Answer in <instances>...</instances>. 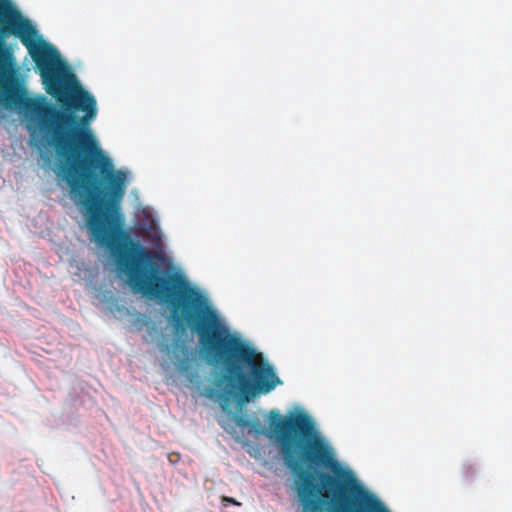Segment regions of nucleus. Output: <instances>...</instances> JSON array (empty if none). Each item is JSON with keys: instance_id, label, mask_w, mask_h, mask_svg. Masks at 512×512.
Masks as SVG:
<instances>
[{"instance_id": "f257e3e1", "label": "nucleus", "mask_w": 512, "mask_h": 512, "mask_svg": "<svg viewBox=\"0 0 512 512\" xmlns=\"http://www.w3.org/2000/svg\"><path fill=\"white\" fill-rule=\"evenodd\" d=\"M0 106L23 116L33 148L54 151L74 201H122L126 173L90 129L95 97L9 0H0Z\"/></svg>"}, {"instance_id": "f03ea898", "label": "nucleus", "mask_w": 512, "mask_h": 512, "mask_svg": "<svg viewBox=\"0 0 512 512\" xmlns=\"http://www.w3.org/2000/svg\"><path fill=\"white\" fill-rule=\"evenodd\" d=\"M285 466L296 477L304 512H391L355 473L342 465L333 447L306 412H269V434Z\"/></svg>"}, {"instance_id": "7ed1b4c3", "label": "nucleus", "mask_w": 512, "mask_h": 512, "mask_svg": "<svg viewBox=\"0 0 512 512\" xmlns=\"http://www.w3.org/2000/svg\"><path fill=\"white\" fill-rule=\"evenodd\" d=\"M247 428H249V432L257 435L265 434V430L258 418L251 419V424Z\"/></svg>"}, {"instance_id": "20e7f679", "label": "nucleus", "mask_w": 512, "mask_h": 512, "mask_svg": "<svg viewBox=\"0 0 512 512\" xmlns=\"http://www.w3.org/2000/svg\"><path fill=\"white\" fill-rule=\"evenodd\" d=\"M233 421L235 424L240 428H247L251 424V419L247 418L246 416L239 415V414H233L232 416Z\"/></svg>"}, {"instance_id": "39448f33", "label": "nucleus", "mask_w": 512, "mask_h": 512, "mask_svg": "<svg viewBox=\"0 0 512 512\" xmlns=\"http://www.w3.org/2000/svg\"><path fill=\"white\" fill-rule=\"evenodd\" d=\"M462 473L465 478L473 477L476 474V468L471 463H465L462 467Z\"/></svg>"}, {"instance_id": "423d86ee", "label": "nucleus", "mask_w": 512, "mask_h": 512, "mask_svg": "<svg viewBox=\"0 0 512 512\" xmlns=\"http://www.w3.org/2000/svg\"><path fill=\"white\" fill-rule=\"evenodd\" d=\"M223 500L227 501V502H230V503H233V504H236V502L232 498L224 497Z\"/></svg>"}]
</instances>
